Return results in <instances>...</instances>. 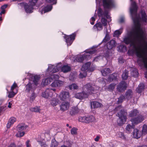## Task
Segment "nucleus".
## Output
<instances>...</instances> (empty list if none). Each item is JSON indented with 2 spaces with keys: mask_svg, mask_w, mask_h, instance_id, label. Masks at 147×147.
<instances>
[{
  "mask_svg": "<svg viewBox=\"0 0 147 147\" xmlns=\"http://www.w3.org/2000/svg\"><path fill=\"white\" fill-rule=\"evenodd\" d=\"M64 82L60 80H56L54 81L51 84L52 87H58L63 86Z\"/></svg>",
  "mask_w": 147,
  "mask_h": 147,
  "instance_id": "nucleus-16",
  "label": "nucleus"
},
{
  "mask_svg": "<svg viewBox=\"0 0 147 147\" xmlns=\"http://www.w3.org/2000/svg\"><path fill=\"white\" fill-rule=\"evenodd\" d=\"M52 81V79L50 78H48L45 79L43 80L42 81V84L44 85H47L49 84Z\"/></svg>",
  "mask_w": 147,
  "mask_h": 147,
  "instance_id": "nucleus-28",
  "label": "nucleus"
},
{
  "mask_svg": "<svg viewBox=\"0 0 147 147\" xmlns=\"http://www.w3.org/2000/svg\"><path fill=\"white\" fill-rule=\"evenodd\" d=\"M38 142L42 147H43L45 145V143L43 142H41V141H38Z\"/></svg>",
  "mask_w": 147,
  "mask_h": 147,
  "instance_id": "nucleus-61",
  "label": "nucleus"
},
{
  "mask_svg": "<svg viewBox=\"0 0 147 147\" xmlns=\"http://www.w3.org/2000/svg\"><path fill=\"white\" fill-rule=\"evenodd\" d=\"M139 113L138 111L136 109H134L131 111L129 113V115L130 117H133L136 116Z\"/></svg>",
  "mask_w": 147,
  "mask_h": 147,
  "instance_id": "nucleus-33",
  "label": "nucleus"
},
{
  "mask_svg": "<svg viewBox=\"0 0 147 147\" xmlns=\"http://www.w3.org/2000/svg\"><path fill=\"white\" fill-rule=\"evenodd\" d=\"M27 126L25 125H19L17 127V130L18 131H21L26 129Z\"/></svg>",
  "mask_w": 147,
  "mask_h": 147,
  "instance_id": "nucleus-32",
  "label": "nucleus"
},
{
  "mask_svg": "<svg viewBox=\"0 0 147 147\" xmlns=\"http://www.w3.org/2000/svg\"><path fill=\"white\" fill-rule=\"evenodd\" d=\"M20 5L21 6L24 5V6L25 9L27 13H31L33 12V7L30 5H26L24 3H20Z\"/></svg>",
  "mask_w": 147,
  "mask_h": 147,
  "instance_id": "nucleus-18",
  "label": "nucleus"
},
{
  "mask_svg": "<svg viewBox=\"0 0 147 147\" xmlns=\"http://www.w3.org/2000/svg\"><path fill=\"white\" fill-rule=\"evenodd\" d=\"M116 84L112 83L108 87V90L109 91L113 90L115 88Z\"/></svg>",
  "mask_w": 147,
  "mask_h": 147,
  "instance_id": "nucleus-42",
  "label": "nucleus"
},
{
  "mask_svg": "<svg viewBox=\"0 0 147 147\" xmlns=\"http://www.w3.org/2000/svg\"><path fill=\"white\" fill-rule=\"evenodd\" d=\"M102 81V83H103V85H102V86H105V80L103 79L102 78L101 79H100V80H98V81L99 82H100V81Z\"/></svg>",
  "mask_w": 147,
  "mask_h": 147,
  "instance_id": "nucleus-62",
  "label": "nucleus"
},
{
  "mask_svg": "<svg viewBox=\"0 0 147 147\" xmlns=\"http://www.w3.org/2000/svg\"><path fill=\"white\" fill-rule=\"evenodd\" d=\"M59 97L61 100H68L69 97V93L68 92H61L60 93Z\"/></svg>",
  "mask_w": 147,
  "mask_h": 147,
  "instance_id": "nucleus-12",
  "label": "nucleus"
},
{
  "mask_svg": "<svg viewBox=\"0 0 147 147\" xmlns=\"http://www.w3.org/2000/svg\"><path fill=\"white\" fill-rule=\"evenodd\" d=\"M127 86V84L125 82L122 81L117 86V89L119 92H122L126 88Z\"/></svg>",
  "mask_w": 147,
  "mask_h": 147,
  "instance_id": "nucleus-14",
  "label": "nucleus"
},
{
  "mask_svg": "<svg viewBox=\"0 0 147 147\" xmlns=\"http://www.w3.org/2000/svg\"><path fill=\"white\" fill-rule=\"evenodd\" d=\"M61 71L64 73H67L70 71L71 69V67L67 65H64L61 67Z\"/></svg>",
  "mask_w": 147,
  "mask_h": 147,
  "instance_id": "nucleus-23",
  "label": "nucleus"
},
{
  "mask_svg": "<svg viewBox=\"0 0 147 147\" xmlns=\"http://www.w3.org/2000/svg\"><path fill=\"white\" fill-rule=\"evenodd\" d=\"M35 84L33 83L30 82L26 86L25 91L28 93H31L33 92Z\"/></svg>",
  "mask_w": 147,
  "mask_h": 147,
  "instance_id": "nucleus-15",
  "label": "nucleus"
},
{
  "mask_svg": "<svg viewBox=\"0 0 147 147\" xmlns=\"http://www.w3.org/2000/svg\"><path fill=\"white\" fill-rule=\"evenodd\" d=\"M70 104L68 102H63L60 105V109L63 111L67 110L69 108Z\"/></svg>",
  "mask_w": 147,
  "mask_h": 147,
  "instance_id": "nucleus-19",
  "label": "nucleus"
},
{
  "mask_svg": "<svg viewBox=\"0 0 147 147\" xmlns=\"http://www.w3.org/2000/svg\"><path fill=\"white\" fill-rule=\"evenodd\" d=\"M72 144L71 142L69 141H67L65 142L64 144L63 145H65L66 147H71Z\"/></svg>",
  "mask_w": 147,
  "mask_h": 147,
  "instance_id": "nucleus-48",
  "label": "nucleus"
},
{
  "mask_svg": "<svg viewBox=\"0 0 147 147\" xmlns=\"http://www.w3.org/2000/svg\"><path fill=\"white\" fill-rule=\"evenodd\" d=\"M125 98V97L124 96L121 95V96L119 98L118 100L117 101L118 103H121L123 100Z\"/></svg>",
  "mask_w": 147,
  "mask_h": 147,
  "instance_id": "nucleus-51",
  "label": "nucleus"
},
{
  "mask_svg": "<svg viewBox=\"0 0 147 147\" xmlns=\"http://www.w3.org/2000/svg\"><path fill=\"white\" fill-rule=\"evenodd\" d=\"M56 90V89L55 88H47L44 92H42V96L46 98H48L49 97H51L53 96V92H55Z\"/></svg>",
  "mask_w": 147,
  "mask_h": 147,
  "instance_id": "nucleus-8",
  "label": "nucleus"
},
{
  "mask_svg": "<svg viewBox=\"0 0 147 147\" xmlns=\"http://www.w3.org/2000/svg\"><path fill=\"white\" fill-rule=\"evenodd\" d=\"M17 86V84L15 82H14L11 87V90H13L14 89L16 88Z\"/></svg>",
  "mask_w": 147,
  "mask_h": 147,
  "instance_id": "nucleus-55",
  "label": "nucleus"
},
{
  "mask_svg": "<svg viewBox=\"0 0 147 147\" xmlns=\"http://www.w3.org/2000/svg\"><path fill=\"white\" fill-rule=\"evenodd\" d=\"M101 72L102 75L104 76H106L111 72V70L108 68H105L102 70Z\"/></svg>",
  "mask_w": 147,
  "mask_h": 147,
  "instance_id": "nucleus-27",
  "label": "nucleus"
},
{
  "mask_svg": "<svg viewBox=\"0 0 147 147\" xmlns=\"http://www.w3.org/2000/svg\"><path fill=\"white\" fill-rule=\"evenodd\" d=\"M99 0H96V2L99 1ZM103 6L106 8L109 9L112 7L113 5V0H102Z\"/></svg>",
  "mask_w": 147,
  "mask_h": 147,
  "instance_id": "nucleus-10",
  "label": "nucleus"
},
{
  "mask_svg": "<svg viewBox=\"0 0 147 147\" xmlns=\"http://www.w3.org/2000/svg\"><path fill=\"white\" fill-rule=\"evenodd\" d=\"M144 119V117L141 115L137 117L132 119L131 120V121L132 123L133 124L137 125L141 122L143 121Z\"/></svg>",
  "mask_w": 147,
  "mask_h": 147,
  "instance_id": "nucleus-13",
  "label": "nucleus"
},
{
  "mask_svg": "<svg viewBox=\"0 0 147 147\" xmlns=\"http://www.w3.org/2000/svg\"><path fill=\"white\" fill-rule=\"evenodd\" d=\"M115 46V42L114 40H111L108 42L107 45V47L108 49H112Z\"/></svg>",
  "mask_w": 147,
  "mask_h": 147,
  "instance_id": "nucleus-25",
  "label": "nucleus"
},
{
  "mask_svg": "<svg viewBox=\"0 0 147 147\" xmlns=\"http://www.w3.org/2000/svg\"><path fill=\"white\" fill-rule=\"evenodd\" d=\"M7 5H5L2 6L1 7V9L5 10V9L7 7Z\"/></svg>",
  "mask_w": 147,
  "mask_h": 147,
  "instance_id": "nucleus-63",
  "label": "nucleus"
},
{
  "mask_svg": "<svg viewBox=\"0 0 147 147\" xmlns=\"http://www.w3.org/2000/svg\"><path fill=\"white\" fill-rule=\"evenodd\" d=\"M116 77L113 74L110 75L108 78L109 81H111L113 80H115Z\"/></svg>",
  "mask_w": 147,
  "mask_h": 147,
  "instance_id": "nucleus-47",
  "label": "nucleus"
},
{
  "mask_svg": "<svg viewBox=\"0 0 147 147\" xmlns=\"http://www.w3.org/2000/svg\"><path fill=\"white\" fill-rule=\"evenodd\" d=\"M128 76V72L125 71H124L122 74V78L123 80H126L127 79Z\"/></svg>",
  "mask_w": 147,
  "mask_h": 147,
  "instance_id": "nucleus-45",
  "label": "nucleus"
},
{
  "mask_svg": "<svg viewBox=\"0 0 147 147\" xmlns=\"http://www.w3.org/2000/svg\"><path fill=\"white\" fill-rule=\"evenodd\" d=\"M96 47L93 46L92 48L86 50L85 51V53L84 55H79L77 56L76 60L78 62H82L84 60L88 59L90 58V55L94 54L96 52L95 49Z\"/></svg>",
  "mask_w": 147,
  "mask_h": 147,
  "instance_id": "nucleus-5",
  "label": "nucleus"
},
{
  "mask_svg": "<svg viewBox=\"0 0 147 147\" xmlns=\"http://www.w3.org/2000/svg\"><path fill=\"white\" fill-rule=\"evenodd\" d=\"M122 30L121 29L116 30L114 32L113 36L115 37H118L122 33Z\"/></svg>",
  "mask_w": 147,
  "mask_h": 147,
  "instance_id": "nucleus-37",
  "label": "nucleus"
},
{
  "mask_svg": "<svg viewBox=\"0 0 147 147\" xmlns=\"http://www.w3.org/2000/svg\"><path fill=\"white\" fill-rule=\"evenodd\" d=\"M59 100L57 98H53L51 100V104L53 106H56L59 103Z\"/></svg>",
  "mask_w": 147,
  "mask_h": 147,
  "instance_id": "nucleus-29",
  "label": "nucleus"
},
{
  "mask_svg": "<svg viewBox=\"0 0 147 147\" xmlns=\"http://www.w3.org/2000/svg\"><path fill=\"white\" fill-rule=\"evenodd\" d=\"M133 135L134 138L138 139L140 138L142 134L140 131L136 129L134 130Z\"/></svg>",
  "mask_w": 147,
  "mask_h": 147,
  "instance_id": "nucleus-21",
  "label": "nucleus"
},
{
  "mask_svg": "<svg viewBox=\"0 0 147 147\" xmlns=\"http://www.w3.org/2000/svg\"><path fill=\"white\" fill-rule=\"evenodd\" d=\"M115 112L118 111L117 113V116L119 118L117 120V123L119 125H121L124 124L126 121L127 113L124 111L123 108L121 106L116 107L114 109Z\"/></svg>",
  "mask_w": 147,
  "mask_h": 147,
  "instance_id": "nucleus-4",
  "label": "nucleus"
},
{
  "mask_svg": "<svg viewBox=\"0 0 147 147\" xmlns=\"http://www.w3.org/2000/svg\"><path fill=\"white\" fill-rule=\"evenodd\" d=\"M100 137L99 136H96V138H95L94 140L96 142H98V141Z\"/></svg>",
  "mask_w": 147,
  "mask_h": 147,
  "instance_id": "nucleus-64",
  "label": "nucleus"
},
{
  "mask_svg": "<svg viewBox=\"0 0 147 147\" xmlns=\"http://www.w3.org/2000/svg\"><path fill=\"white\" fill-rule=\"evenodd\" d=\"M50 74L51 75V77L50 78L52 79V80L53 79H57L59 78V76L55 74L51 75V74Z\"/></svg>",
  "mask_w": 147,
  "mask_h": 147,
  "instance_id": "nucleus-49",
  "label": "nucleus"
},
{
  "mask_svg": "<svg viewBox=\"0 0 147 147\" xmlns=\"http://www.w3.org/2000/svg\"><path fill=\"white\" fill-rule=\"evenodd\" d=\"M102 106L101 103L98 102H93L91 103V107L93 108L101 107Z\"/></svg>",
  "mask_w": 147,
  "mask_h": 147,
  "instance_id": "nucleus-22",
  "label": "nucleus"
},
{
  "mask_svg": "<svg viewBox=\"0 0 147 147\" xmlns=\"http://www.w3.org/2000/svg\"><path fill=\"white\" fill-rule=\"evenodd\" d=\"M58 145V144L56 140L54 139L51 141V147H57Z\"/></svg>",
  "mask_w": 147,
  "mask_h": 147,
  "instance_id": "nucleus-41",
  "label": "nucleus"
},
{
  "mask_svg": "<svg viewBox=\"0 0 147 147\" xmlns=\"http://www.w3.org/2000/svg\"><path fill=\"white\" fill-rule=\"evenodd\" d=\"M90 63L89 62H87L83 65L81 68V71L80 74V77L81 78H83L86 77V71L88 69L90 65Z\"/></svg>",
  "mask_w": 147,
  "mask_h": 147,
  "instance_id": "nucleus-9",
  "label": "nucleus"
},
{
  "mask_svg": "<svg viewBox=\"0 0 147 147\" xmlns=\"http://www.w3.org/2000/svg\"><path fill=\"white\" fill-rule=\"evenodd\" d=\"M144 85L143 84H140L138 86V87L136 88V91L140 93L142 91V90L144 89Z\"/></svg>",
  "mask_w": 147,
  "mask_h": 147,
  "instance_id": "nucleus-34",
  "label": "nucleus"
},
{
  "mask_svg": "<svg viewBox=\"0 0 147 147\" xmlns=\"http://www.w3.org/2000/svg\"><path fill=\"white\" fill-rule=\"evenodd\" d=\"M37 0H30L29 1V5L32 6L33 7L37 3Z\"/></svg>",
  "mask_w": 147,
  "mask_h": 147,
  "instance_id": "nucleus-46",
  "label": "nucleus"
},
{
  "mask_svg": "<svg viewBox=\"0 0 147 147\" xmlns=\"http://www.w3.org/2000/svg\"><path fill=\"white\" fill-rule=\"evenodd\" d=\"M16 119L14 117H11L9 119L8 123L7 125V128H9L15 122Z\"/></svg>",
  "mask_w": 147,
  "mask_h": 147,
  "instance_id": "nucleus-24",
  "label": "nucleus"
},
{
  "mask_svg": "<svg viewBox=\"0 0 147 147\" xmlns=\"http://www.w3.org/2000/svg\"><path fill=\"white\" fill-rule=\"evenodd\" d=\"M40 110V109L39 108L37 107L31 108L30 109V110L31 111L36 112H39Z\"/></svg>",
  "mask_w": 147,
  "mask_h": 147,
  "instance_id": "nucleus-44",
  "label": "nucleus"
},
{
  "mask_svg": "<svg viewBox=\"0 0 147 147\" xmlns=\"http://www.w3.org/2000/svg\"><path fill=\"white\" fill-rule=\"evenodd\" d=\"M96 17V15H95L94 17H92L90 20V23L92 25L94 24V22L95 21V18Z\"/></svg>",
  "mask_w": 147,
  "mask_h": 147,
  "instance_id": "nucleus-53",
  "label": "nucleus"
},
{
  "mask_svg": "<svg viewBox=\"0 0 147 147\" xmlns=\"http://www.w3.org/2000/svg\"><path fill=\"white\" fill-rule=\"evenodd\" d=\"M32 94L30 97V101L31 102L33 101L35 99V96L34 93L33 92L31 93Z\"/></svg>",
  "mask_w": 147,
  "mask_h": 147,
  "instance_id": "nucleus-54",
  "label": "nucleus"
},
{
  "mask_svg": "<svg viewBox=\"0 0 147 147\" xmlns=\"http://www.w3.org/2000/svg\"><path fill=\"white\" fill-rule=\"evenodd\" d=\"M94 28H96L98 30H101L103 28L102 24L100 22H99L95 24L94 26Z\"/></svg>",
  "mask_w": 147,
  "mask_h": 147,
  "instance_id": "nucleus-31",
  "label": "nucleus"
},
{
  "mask_svg": "<svg viewBox=\"0 0 147 147\" xmlns=\"http://www.w3.org/2000/svg\"><path fill=\"white\" fill-rule=\"evenodd\" d=\"M117 136L118 137L120 138H121L123 139H125V137L124 135V134L121 132H119L117 133Z\"/></svg>",
  "mask_w": 147,
  "mask_h": 147,
  "instance_id": "nucleus-43",
  "label": "nucleus"
},
{
  "mask_svg": "<svg viewBox=\"0 0 147 147\" xmlns=\"http://www.w3.org/2000/svg\"><path fill=\"white\" fill-rule=\"evenodd\" d=\"M6 107L3 106L0 107V113L1 112L4 111L6 110Z\"/></svg>",
  "mask_w": 147,
  "mask_h": 147,
  "instance_id": "nucleus-60",
  "label": "nucleus"
},
{
  "mask_svg": "<svg viewBox=\"0 0 147 147\" xmlns=\"http://www.w3.org/2000/svg\"><path fill=\"white\" fill-rule=\"evenodd\" d=\"M125 21V18L123 16L120 17L119 19V21L120 23H123Z\"/></svg>",
  "mask_w": 147,
  "mask_h": 147,
  "instance_id": "nucleus-56",
  "label": "nucleus"
},
{
  "mask_svg": "<svg viewBox=\"0 0 147 147\" xmlns=\"http://www.w3.org/2000/svg\"><path fill=\"white\" fill-rule=\"evenodd\" d=\"M40 78V77L39 75H35L34 77L33 82L35 85L36 86L38 84V81Z\"/></svg>",
  "mask_w": 147,
  "mask_h": 147,
  "instance_id": "nucleus-30",
  "label": "nucleus"
},
{
  "mask_svg": "<svg viewBox=\"0 0 147 147\" xmlns=\"http://www.w3.org/2000/svg\"><path fill=\"white\" fill-rule=\"evenodd\" d=\"M79 121L83 123L88 124L96 122V119L94 116L89 115L80 117L79 118Z\"/></svg>",
  "mask_w": 147,
  "mask_h": 147,
  "instance_id": "nucleus-6",
  "label": "nucleus"
},
{
  "mask_svg": "<svg viewBox=\"0 0 147 147\" xmlns=\"http://www.w3.org/2000/svg\"><path fill=\"white\" fill-rule=\"evenodd\" d=\"M131 75L135 77H136L138 76V70L136 69H134L132 72H131Z\"/></svg>",
  "mask_w": 147,
  "mask_h": 147,
  "instance_id": "nucleus-39",
  "label": "nucleus"
},
{
  "mask_svg": "<svg viewBox=\"0 0 147 147\" xmlns=\"http://www.w3.org/2000/svg\"><path fill=\"white\" fill-rule=\"evenodd\" d=\"M78 111V108L77 107H74L72 108L70 111V114L73 115L77 113Z\"/></svg>",
  "mask_w": 147,
  "mask_h": 147,
  "instance_id": "nucleus-35",
  "label": "nucleus"
},
{
  "mask_svg": "<svg viewBox=\"0 0 147 147\" xmlns=\"http://www.w3.org/2000/svg\"><path fill=\"white\" fill-rule=\"evenodd\" d=\"M61 67V65L60 63L55 65L49 64L48 65L47 72L49 74L57 72L60 69Z\"/></svg>",
  "mask_w": 147,
  "mask_h": 147,
  "instance_id": "nucleus-7",
  "label": "nucleus"
},
{
  "mask_svg": "<svg viewBox=\"0 0 147 147\" xmlns=\"http://www.w3.org/2000/svg\"><path fill=\"white\" fill-rule=\"evenodd\" d=\"M134 125H132L129 124L127 125L125 128V130L127 132L130 133L134 128Z\"/></svg>",
  "mask_w": 147,
  "mask_h": 147,
  "instance_id": "nucleus-26",
  "label": "nucleus"
},
{
  "mask_svg": "<svg viewBox=\"0 0 147 147\" xmlns=\"http://www.w3.org/2000/svg\"><path fill=\"white\" fill-rule=\"evenodd\" d=\"M133 95V92L131 90L129 89L126 92L124 96L125 98L128 100H129L131 98Z\"/></svg>",
  "mask_w": 147,
  "mask_h": 147,
  "instance_id": "nucleus-20",
  "label": "nucleus"
},
{
  "mask_svg": "<svg viewBox=\"0 0 147 147\" xmlns=\"http://www.w3.org/2000/svg\"><path fill=\"white\" fill-rule=\"evenodd\" d=\"M26 145L27 147H30L31 144L29 140H28L26 142Z\"/></svg>",
  "mask_w": 147,
  "mask_h": 147,
  "instance_id": "nucleus-58",
  "label": "nucleus"
},
{
  "mask_svg": "<svg viewBox=\"0 0 147 147\" xmlns=\"http://www.w3.org/2000/svg\"><path fill=\"white\" fill-rule=\"evenodd\" d=\"M25 133L24 131H18L16 136L17 137H21L24 135Z\"/></svg>",
  "mask_w": 147,
  "mask_h": 147,
  "instance_id": "nucleus-50",
  "label": "nucleus"
},
{
  "mask_svg": "<svg viewBox=\"0 0 147 147\" xmlns=\"http://www.w3.org/2000/svg\"><path fill=\"white\" fill-rule=\"evenodd\" d=\"M75 34L74 33L70 36H66L64 38L65 39V41L68 46L70 45L73 41L75 39Z\"/></svg>",
  "mask_w": 147,
  "mask_h": 147,
  "instance_id": "nucleus-11",
  "label": "nucleus"
},
{
  "mask_svg": "<svg viewBox=\"0 0 147 147\" xmlns=\"http://www.w3.org/2000/svg\"><path fill=\"white\" fill-rule=\"evenodd\" d=\"M119 62L120 63H122L124 62V59L122 57H120L119 58Z\"/></svg>",
  "mask_w": 147,
  "mask_h": 147,
  "instance_id": "nucleus-59",
  "label": "nucleus"
},
{
  "mask_svg": "<svg viewBox=\"0 0 147 147\" xmlns=\"http://www.w3.org/2000/svg\"><path fill=\"white\" fill-rule=\"evenodd\" d=\"M98 16L102 18L101 22L104 26V31L106 33V36L103 41L105 42L107 41L106 40V37L111 32V30L110 26L107 24V20L105 18V17L109 18V16L108 15V12L107 11H105L104 12H103L100 8H99L98 9Z\"/></svg>",
  "mask_w": 147,
  "mask_h": 147,
  "instance_id": "nucleus-3",
  "label": "nucleus"
},
{
  "mask_svg": "<svg viewBox=\"0 0 147 147\" xmlns=\"http://www.w3.org/2000/svg\"><path fill=\"white\" fill-rule=\"evenodd\" d=\"M46 1L48 3H51L53 2V4H55L56 3V0H46Z\"/></svg>",
  "mask_w": 147,
  "mask_h": 147,
  "instance_id": "nucleus-57",
  "label": "nucleus"
},
{
  "mask_svg": "<svg viewBox=\"0 0 147 147\" xmlns=\"http://www.w3.org/2000/svg\"><path fill=\"white\" fill-rule=\"evenodd\" d=\"M52 5H48L45 7H42L40 9L39 11L41 14H43L51 11L52 9Z\"/></svg>",
  "mask_w": 147,
  "mask_h": 147,
  "instance_id": "nucleus-17",
  "label": "nucleus"
},
{
  "mask_svg": "<svg viewBox=\"0 0 147 147\" xmlns=\"http://www.w3.org/2000/svg\"><path fill=\"white\" fill-rule=\"evenodd\" d=\"M11 91V92H9V94L8 96L9 98H11L13 97L18 92L17 90H16V92H14L13 90Z\"/></svg>",
  "mask_w": 147,
  "mask_h": 147,
  "instance_id": "nucleus-40",
  "label": "nucleus"
},
{
  "mask_svg": "<svg viewBox=\"0 0 147 147\" xmlns=\"http://www.w3.org/2000/svg\"><path fill=\"white\" fill-rule=\"evenodd\" d=\"M142 135L144 136L147 134V125H144L142 128Z\"/></svg>",
  "mask_w": 147,
  "mask_h": 147,
  "instance_id": "nucleus-36",
  "label": "nucleus"
},
{
  "mask_svg": "<svg viewBox=\"0 0 147 147\" xmlns=\"http://www.w3.org/2000/svg\"><path fill=\"white\" fill-rule=\"evenodd\" d=\"M131 1L130 12L135 25L133 34H128L123 38L124 42L126 44H130L133 51L136 55H146L147 53V38L145 29L141 25V21L146 22L147 16L144 11L141 12L142 18L136 14L137 7L135 2Z\"/></svg>",
  "mask_w": 147,
  "mask_h": 147,
  "instance_id": "nucleus-1",
  "label": "nucleus"
},
{
  "mask_svg": "<svg viewBox=\"0 0 147 147\" xmlns=\"http://www.w3.org/2000/svg\"><path fill=\"white\" fill-rule=\"evenodd\" d=\"M83 91L81 92L78 93L75 95V97L79 99H83L88 97V95L91 93H94L95 91L98 90V88L95 86H92L88 83L83 86Z\"/></svg>",
  "mask_w": 147,
  "mask_h": 147,
  "instance_id": "nucleus-2",
  "label": "nucleus"
},
{
  "mask_svg": "<svg viewBox=\"0 0 147 147\" xmlns=\"http://www.w3.org/2000/svg\"><path fill=\"white\" fill-rule=\"evenodd\" d=\"M78 86L75 84H73L69 86V88L70 90L76 89L78 88Z\"/></svg>",
  "mask_w": 147,
  "mask_h": 147,
  "instance_id": "nucleus-38",
  "label": "nucleus"
},
{
  "mask_svg": "<svg viewBox=\"0 0 147 147\" xmlns=\"http://www.w3.org/2000/svg\"><path fill=\"white\" fill-rule=\"evenodd\" d=\"M77 129L76 128H73L71 130V133L72 135L76 134L77 133Z\"/></svg>",
  "mask_w": 147,
  "mask_h": 147,
  "instance_id": "nucleus-52",
  "label": "nucleus"
}]
</instances>
